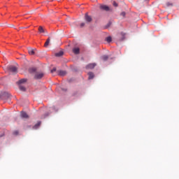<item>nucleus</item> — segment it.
<instances>
[{
	"label": "nucleus",
	"instance_id": "24",
	"mask_svg": "<svg viewBox=\"0 0 179 179\" xmlns=\"http://www.w3.org/2000/svg\"><path fill=\"white\" fill-rule=\"evenodd\" d=\"M120 15H121V16H123V17H125L126 13H125V12H122Z\"/></svg>",
	"mask_w": 179,
	"mask_h": 179
},
{
	"label": "nucleus",
	"instance_id": "22",
	"mask_svg": "<svg viewBox=\"0 0 179 179\" xmlns=\"http://www.w3.org/2000/svg\"><path fill=\"white\" fill-rule=\"evenodd\" d=\"M13 135H19V131L16 130L13 132Z\"/></svg>",
	"mask_w": 179,
	"mask_h": 179
},
{
	"label": "nucleus",
	"instance_id": "15",
	"mask_svg": "<svg viewBox=\"0 0 179 179\" xmlns=\"http://www.w3.org/2000/svg\"><path fill=\"white\" fill-rule=\"evenodd\" d=\"M40 125H41V122H38V124H35L34 126V129H37V128L40 126Z\"/></svg>",
	"mask_w": 179,
	"mask_h": 179
},
{
	"label": "nucleus",
	"instance_id": "5",
	"mask_svg": "<svg viewBox=\"0 0 179 179\" xmlns=\"http://www.w3.org/2000/svg\"><path fill=\"white\" fill-rule=\"evenodd\" d=\"M94 66H96V64L92 63L89 64L86 66V69H94Z\"/></svg>",
	"mask_w": 179,
	"mask_h": 179
},
{
	"label": "nucleus",
	"instance_id": "2",
	"mask_svg": "<svg viewBox=\"0 0 179 179\" xmlns=\"http://www.w3.org/2000/svg\"><path fill=\"white\" fill-rule=\"evenodd\" d=\"M44 76V73H36L34 79H41Z\"/></svg>",
	"mask_w": 179,
	"mask_h": 179
},
{
	"label": "nucleus",
	"instance_id": "7",
	"mask_svg": "<svg viewBox=\"0 0 179 179\" xmlns=\"http://www.w3.org/2000/svg\"><path fill=\"white\" fill-rule=\"evenodd\" d=\"M21 117L27 120V118H29V115H27L26 112H21Z\"/></svg>",
	"mask_w": 179,
	"mask_h": 179
},
{
	"label": "nucleus",
	"instance_id": "9",
	"mask_svg": "<svg viewBox=\"0 0 179 179\" xmlns=\"http://www.w3.org/2000/svg\"><path fill=\"white\" fill-rule=\"evenodd\" d=\"M35 51H36V49L30 48V49H29L28 52H29V55H34V54L36 53Z\"/></svg>",
	"mask_w": 179,
	"mask_h": 179
},
{
	"label": "nucleus",
	"instance_id": "12",
	"mask_svg": "<svg viewBox=\"0 0 179 179\" xmlns=\"http://www.w3.org/2000/svg\"><path fill=\"white\" fill-rule=\"evenodd\" d=\"M62 55H64V52L62 51L55 53V57H62Z\"/></svg>",
	"mask_w": 179,
	"mask_h": 179
},
{
	"label": "nucleus",
	"instance_id": "13",
	"mask_svg": "<svg viewBox=\"0 0 179 179\" xmlns=\"http://www.w3.org/2000/svg\"><path fill=\"white\" fill-rule=\"evenodd\" d=\"M50 38H48L45 43L44 47H48V45H50Z\"/></svg>",
	"mask_w": 179,
	"mask_h": 179
},
{
	"label": "nucleus",
	"instance_id": "14",
	"mask_svg": "<svg viewBox=\"0 0 179 179\" xmlns=\"http://www.w3.org/2000/svg\"><path fill=\"white\" fill-rule=\"evenodd\" d=\"M35 71H36V68H34V67H31L29 69V73H34V72H35Z\"/></svg>",
	"mask_w": 179,
	"mask_h": 179
},
{
	"label": "nucleus",
	"instance_id": "10",
	"mask_svg": "<svg viewBox=\"0 0 179 179\" xmlns=\"http://www.w3.org/2000/svg\"><path fill=\"white\" fill-rule=\"evenodd\" d=\"M27 82V79L26 78H22L21 80H20L17 83L18 85H22V83H26Z\"/></svg>",
	"mask_w": 179,
	"mask_h": 179
},
{
	"label": "nucleus",
	"instance_id": "25",
	"mask_svg": "<svg viewBox=\"0 0 179 179\" xmlns=\"http://www.w3.org/2000/svg\"><path fill=\"white\" fill-rule=\"evenodd\" d=\"M113 6H118V4L116 2H113Z\"/></svg>",
	"mask_w": 179,
	"mask_h": 179
},
{
	"label": "nucleus",
	"instance_id": "16",
	"mask_svg": "<svg viewBox=\"0 0 179 179\" xmlns=\"http://www.w3.org/2000/svg\"><path fill=\"white\" fill-rule=\"evenodd\" d=\"M101 59H102L103 61H107V59H108V55H103V56L101 57Z\"/></svg>",
	"mask_w": 179,
	"mask_h": 179
},
{
	"label": "nucleus",
	"instance_id": "4",
	"mask_svg": "<svg viewBox=\"0 0 179 179\" xmlns=\"http://www.w3.org/2000/svg\"><path fill=\"white\" fill-rule=\"evenodd\" d=\"M85 19L87 23H90V22L92 20V17L87 14H85Z\"/></svg>",
	"mask_w": 179,
	"mask_h": 179
},
{
	"label": "nucleus",
	"instance_id": "20",
	"mask_svg": "<svg viewBox=\"0 0 179 179\" xmlns=\"http://www.w3.org/2000/svg\"><path fill=\"white\" fill-rule=\"evenodd\" d=\"M120 36H122V38L119 39L120 41H122L125 38V35L124 34H120Z\"/></svg>",
	"mask_w": 179,
	"mask_h": 179
},
{
	"label": "nucleus",
	"instance_id": "29",
	"mask_svg": "<svg viewBox=\"0 0 179 179\" xmlns=\"http://www.w3.org/2000/svg\"><path fill=\"white\" fill-rule=\"evenodd\" d=\"M62 90H64V91H65V90H64V89H62Z\"/></svg>",
	"mask_w": 179,
	"mask_h": 179
},
{
	"label": "nucleus",
	"instance_id": "11",
	"mask_svg": "<svg viewBox=\"0 0 179 179\" xmlns=\"http://www.w3.org/2000/svg\"><path fill=\"white\" fill-rule=\"evenodd\" d=\"M88 79L90 80V79H93V78H94V73H92V72H90L88 73Z\"/></svg>",
	"mask_w": 179,
	"mask_h": 179
},
{
	"label": "nucleus",
	"instance_id": "3",
	"mask_svg": "<svg viewBox=\"0 0 179 179\" xmlns=\"http://www.w3.org/2000/svg\"><path fill=\"white\" fill-rule=\"evenodd\" d=\"M100 9L101 10H105L106 12H108V10H110V7H108V6H106V5H101Z\"/></svg>",
	"mask_w": 179,
	"mask_h": 179
},
{
	"label": "nucleus",
	"instance_id": "6",
	"mask_svg": "<svg viewBox=\"0 0 179 179\" xmlns=\"http://www.w3.org/2000/svg\"><path fill=\"white\" fill-rule=\"evenodd\" d=\"M57 74L59 75V76H65V75H66V72L65 71H57Z\"/></svg>",
	"mask_w": 179,
	"mask_h": 179
},
{
	"label": "nucleus",
	"instance_id": "23",
	"mask_svg": "<svg viewBox=\"0 0 179 179\" xmlns=\"http://www.w3.org/2000/svg\"><path fill=\"white\" fill-rule=\"evenodd\" d=\"M166 6H173V3L168 2L166 3Z\"/></svg>",
	"mask_w": 179,
	"mask_h": 179
},
{
	"label": "nucleus",
	"instance_id": "19",
	"mask_svg": "<svg viewBox=\"0 0 179 179\" xmlns=\"http://www.w3.org/2000/svg\"><path fill=\"white\" fill-rule=\"evenodd\" d=\"M112 38L111 36H108L106 38V41H107V43H111L112 41Z\"/></svg>",
	"mask_w": 179,
	"mask_h": 179
},
{
	"label": "nucleus",
	"instance_id": "8",
	"mask_svg": "<svg viewBox=\"0 0 179 179\" xmlns=\"http://www.w3.org/2000/svg\"><path fill=\"white\" fill-rule=\"evenodd\" d=\"M73 52L76 55H78L80 52V49H79V48H74L73 49Z\"/></svg>",
	"mask_w": 179,
	"mask_h": 179
},
{
	"label": "nucleus",
	"instance_id": "26",
	"mask_svg": "<svg viewBox=\"0 0 179 179\" xmlns=\"http://www.w3.org/2000/svg\"><path fill=\"white\" fill-rule=\"evenodd\" d=\"M80 26V27H83L85 26V22L81 23Z\"/></svg>",
	"mask_w": 179,
	"mask_h": 179
},
{
	"label": "nucleus",
	"instance_id": "28",
	"mask_svg": "<svg viewBox=\"0 0 179 179\" xmlns=\"http://www.w3.org/2000/svg\"><path fill=\"white\" fill-rule=\"evenodd\" d=\"M70 25H71V26H73V24H72V23H70Z\"/></svg>",
	"mask_w": 179,
	"mask_h": 179
},
{
	"label": "nucleus",
	"instance_id": "1",
	"mask_svg": "<svg viewBox=\"0 0 179 179\" xmlns=\"http://www.w3.org/2000/svg\"><path fill=\"white\" fill-rule=\"evenodd\" d=\"M8 69L12 73H17V67L15 66H9Z\"/></svg>",
	"mask_w": 179,
	"mask_h": 179
},
{
	"label": "nucleus",
	"instance_id": "18",
	"mask_svg": "<svg viewBox=\"0 0 179 179\" xmlns=\"http://www.w3.org/2000/svg\"><path fill=\"white\" fill-rule=\"evenodd\" d=\"M38 31H39V33H44L45 32L44 28H43V27H39Z\"/></svg>",
	"mask_w": 179,
	"mask_h": 179
},
{
	"label": "nucleus",
	"instance_id": "21",
	"mask_svg": "<svg viewBox=\"0 0 179 179\" xmlns=\"http://www.w3.org/2000/svg\"><path fill=\"white\" fill-rule=\"evenodd\" d=\"M57 71V68H53L52 70H51V73H54V72H56Z\"/></svg>",
	"mask_w": 179,
	"mask_h": 179
},
{
	"label": "nucleus",
	"instance_id": "17",
	"mask_svg": "<svg viewBox=\"0 0 179 179\" xmlns=\"http://www.w3.org/2000/svg\"><path fill=\"white\" fill-rule=\"evenodd\" d=\"M20 90H21V92H26V87H23V85H20Z\"/></svg>",
	"mask_w": 179,
	"mask_h": 179
},
{
	"label": "nucleus",
	"instance_id": "27",
	"mask_svg": "<svg viewBox=\"0 0 179 179\" xmlns=\"http://www.w3.org/2000/svg\"><path fill=\"white\" fill-rule=\"evenodd\" d=\"M110 26H111V22H108L107 24V27H110Z\"/></svg>",
	"mask_w": 179,
	"mask_h": 179
}]
</instances>
